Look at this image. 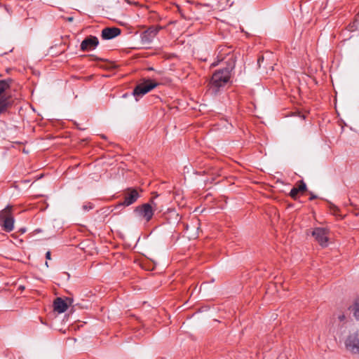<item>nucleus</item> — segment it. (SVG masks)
Here are the masks:
<instances>
[{
	"label": "nucleus",
	"instance_id": "29",
	"mask_svg": "<svg viewBox=\"0 0 359 359\" xmlns=\"http://www.w3.org/2000/svg\"><path fill=\"white\" fill-rule=\"evenodd\" d=\"M67 300L69 301V303H71L72 302V299L70 298H67Z\"/></svg>",
	"mask_w": 359,
	"mask_h": 359
},
{
	"label": "nucleus",
	"instance_id": "13",
	"mask_svg": "<svg viewBox=\"0 0 359 359\" xmlns=\"http://www.w3.org/2000/svg\"><path fill=\"white\" fill-rule=\"evenodd\" d=\"M13 79L10 78L0 81V97L3 96V94L6 92V90L11 87Z\"/></svg>",
	"mask_w": 359,
	"mask_h": 359
},
{
	"label": "nucleus",
	"instance_id": "18",
	"mask_svg": "<svg viewBox=\"0 0 359 359\" xmlns=\"http://www.w3.org/2000/svg\"><path fill=\"white\" fill-rule=\"evenodd\" d=\"M330 208L333 211L334 215H336V212L339 210L338 208L332 203L330 204Z\"/></svg>",
	"mask_w": 359,
	"mask_h": 359
},
{
	"label": "nucleus",
	"instance_id": "10",
	"mask_svg": "<svg viewBox=\"0 0 359 359\" xmlns=\"http://www.w3.org/2000/svg\"><path fill=\"white\" fill-rule=\"evenodd\" d=\"M121 33V29L115 27H108L102 30L101 37L104 40H110L118 36Z\"/></svg>",
	"mask_w": 359,
	"mask_h": 359
},
{
	"label": "nucleus",
	"instance_id": "2",
	"mask_svg": "<svg viewBox=\"0 0 359 359\" xmlns=\"http://www.w3.org/2000/svg\"><path fill=\"white\" fill-rule=\"evenodd\" d=\"M158 196L156 195L150 198L149 203H144L135 207L133 210L134 215L139 219H144L147 222H149L154 214L156 204L154 199Z\"/></svg>",
	"mask_w": 359,
	"mask_h": 359
},
{
	"label": "nucleus",
	"instance_id": "8",
	"mask_svg": "<svg viewBox=\"0 0 359 359\" xmlns=\"http://www.w3.org/2000/svg\"><path fill=\"white\" fill-rule=\"evenodd\" d=\"M312 235L321 246L325 247L327 245L328 237L326 229L321 227L316 228L313 231Z\"/></svg>",
	"mask_w": 359,
	"mask_h": 359
},
{
	"label": "nucleus",
	"instance_id": "21",
	"mask_svg": "<svg viewBox=\"0 0 359 359\" xmlns=\"http://www.w3.org/2000/svg\"><path fill=\"white\" fill-rule=\"evenodd\" d=\"M337 318L339 321H343L345 320L346 317L344 314H340L337 316Z\"/></svg>",
	"mask_w": 359,
	"mask_h": 359
},
{
	"label": "nucleus",
	"instance_id": "24",
	"mask_svg": "<svg viewBox=\"0 0 359 359\" xmlns=\"http://www.w3.org/2000/svg\"><path fill=\"white\" fill-rule=\"evenodd\" d=\"M91 208H92V206H90H90H88V205H84L83 206V209L84 210H90V209H91Z\"/></svg>",
	"mask_w": 359,
	"mask_h": 359
},
{
	"label": "nucleus",
	"instance_id": "17",
	"mask_svg": "<svg viewBox=\"0 0 359 359\" xmlns=\"http://www.w3.org/2000/svg\"><path fill=\"white\" fill-rule=\"evenodd\" d=\"M219 54H220V55H218L217 57L219 59L218 60L217 62H213L212 64V66H216L219 62L222 61L224 59H228V56H226V57H223L222 55L221 54V52H219ZM228 54L231 55L230 53H227L226 55H228Z\"/></svg>",
	"mask_w": 359,
	"mask_h": 359
},
{
	"label": "nucleus",
	"instance_id": "1",
	"mask_svg": "<svg viewBox=\"0 0 359 359\" xmlns=\"http://www.w3.org/2000/svg\"><path fill=\"white\" fill-rule=\"evenodd\" d=\"M227 56L228 59L225 62L226 67L215 71L210 82V89L215 95L217 94L229 81L231 72L235 68L236 57L234 55L229 54Z\"/></svg>",
	"mask_w": 359,
	"mask_h": 359
},
{
	"label": "nucleus",
	"instance_id": "23",
	"mask_svg": "<svg viewBox=\"0 0 359 359\" xmlns=\"http://www.w3.org/2000/svg\"><path fill=\"white\" fill-rule=\"evenodd\" d=\"M215 180V177H212L210 179H208L205 180V182H210V183H213V182Z\"/></svg>",
	"mask_w": 359,
	"mask_h": 359
},
{
	"label": "nucleus",
	"instance_id": "27",
	"mask_svg": "<svg viewBox=\"0 0 359 359\" xmlns=\"http://www.w3.org/2000/svg\"><path fill=\"white\" fill-rule=\"evenodd\" d=\"M147 70L148 71H153L154 68L153 67H149V68H147Z\"/></svg>",
	"mask_w": 359,
	"mask_h": 359
},
{
	"label": "nucleus",
	"instance_id": "9",
	"mask_svg": "<svg viewBox=\"0 0 359 359\" xmlns=\"http://www.w3.org/2000/svg\"><path fill=\"white\" fill-rule=\"evenodd\" d=\"M99 45V40L95 36L90 35L86 37L81 43V50L88 51L94 50Z\"/></svg>",
	"mask_w": 359,
	"mask_h": 359
},
{
	"label": "nucleus",
	"instance_id": "26",
	"mask_svg": "<svg viewBox=\"0 0 359 359\" xmlns=\"http://www.w3.org/2000/svg\"><path fill=\"white\" fill-rule=\"evenodd\" d=\"M73 20H74V18H73V17H69V18H67V21H69V22H72V21H73Z\"/></svg>",
	"mask_w": 359,
	"mask_h": 359
},
{
	"label": "nucleus",
	"instance_id": "25",
	"mask_svg": "<svg viewBox=\"0 0 359 359\" xmlns=\"http://www.w3.org/2000/svg\"><path fill=\"white\" fill-rule=\"evenodd\" d=\"M90 57H93L94 60H102L101 58H99V57H96V56H95L93 55H90Z\"/></svg>",
	"mask_w": 359,
	"mask_h": 359
},
{
	"label": "nucleus",
	"instance_id": "22",
	"mask_svg": "<svg viewBox=\"0 0 359 359\" xmlns=\"http://www.w3.org/2000/svg\"><path fill=\"white\" fill-rule=\"evenodd\" d=\"M46 259H48V260H50L51 259V254H50V251H48L46 253Z\"/></svg>",
	"mask_w": 359,
	"mask_h": 359
},
{
	"label": "nucleus",
	"instance_id": "30",
	"mask_svg": "<svg viewBox=\"0 0 359 359\" xmlns=\"http://www.w3.org/2000/svg\"><path fill=\"white\" fill-rule=\"evenodd\" d=\"M203 174H204V175H205V174H208V171H206V170H204V171H203Z\"/></svg>",
	"mask_w": 359,
	"mask_h": 359
},
{
	"label": "nucleus",
	"instance_id": "34",
	"mask_svg": "<svg viewBox=\"0 0 359 359\" xmlns=\"http://www.w3.org/2000/svg\"><path fill=\"white\" fill-rule=\"evenodd\" d=\"M9 71H10V69H6V72H9Z\"/></svg>",
	"mask_w": 359,
	"mask_h": 359
},
{
	"label": "nucleus",
	"instance_id": "6",
	"mask_svg": "<svg viewBox=\"0 0 359 359\" xmlns=\"http://www.w3.org/2000/svg\"><path fill=\"white\" fill-rule=\"evenodd\" d=\"M344 345L348 351L359 355V332H350L344 340Z\"/></svg>",
	"mask_w": 359,
	"mask_h": 359
},
{
	"label": "nucleus",
	"instance_id": "5",
	"mask_svg": "<svg viewBox=\"0 0 359 359\" xmlns=\"http://www.w3.org/2000/svg\"><path fill=\"white\" fill-rule=\"evenodd\" d=\"M158 83L150 79L145 80L143 83L137 84L133 91V95L135 100L138 101L143 95L155 88Z\"/></svg>",
	"mask_w": 359,
	"mask_h": 359
},
{
	"label": "nucleus",
	"instance_id": "33",
	"mask_svg": "<svg viewBox=\"0 0 359 359\" xmlns=\"http://www.w3.org/2000/svg\"><path fill=\"white\" fill-rule=\"evenodd\" d=\"M20 231H21L22 233H25V229H21Z\"/></svg>",
	"mask_w": 359,
	"mask_h": 359
},
{
	"label": "nucleus",
	"instance_id": "15",
	"mask_svg": "<svg viewBox=\"0 0 359 359\" xmlns=\"http://www.w3.org/2000/svg\"><path fill=\"white\" fill-rule=\"evenodd\" d=\"M300 193V191L297 189V187L294 186L290 191L289 196L294 200H297L298 198V194Z\"/></svg>",
	"mask_w": 359,
	"mask_h": 359
},
{
	"label": "nucleus",
	"instance_id": "14",
	"mask_svg": "<svg viewBox=\"0 0 359 359\" xmlns=\"http://www.w3.org/2000/svg\"><path fill=\"white\" fill-rule=\"evenodd\" d=\"M295 187L300 191V194H302L303 192L307 191V186L303 180L297 182Z\"/></svg>",
	"mask_w": 359,
	"mask_h": 359
},
{
	"label": "nucleus",
	"instance_id": "20",
	"mask_svg": "<svg viewBox=\"0 0 359 359\" xmlns=\"http://www.w3.org/2000/svg\"><path fill=\"white\" fill-rule=\"evenodd\" d=\"M309 194H310V198H309V200H310V201H313V200H314V199H316V198H318V196H317L316 195H315V194H314L313 193H312V192H309Z\"/></svg>",
	"mask_w": 359,
	"mask_h": 359
},
{
	"label": "nucleus",
	"instance_id": "12",
	"mask_svg": "<svg viewBox=\"0 0 359 359\" xmlns=\"http://www.w3.org/2000/svg\"><path fill=\"white\" fill-rule=\"evenodd\" d=\"M54 311L59 313H64L68 308L67 303L61 297H57L53 302Z\"/></svg>",
	"mask_w": 359,
	"mask_h": 359
},
{
	"label": "nucleus",
	"instance_id": "19",
	"mask_svg": "<svg viewBox=\"0 0 359 359\" xmlns=\"http://www.w3.org/2000/svg\"><path fill=\"white\" fill-rule=\"evenodd\" d=\"M264 60V57L263 55L259 56L258 57L257 64H258V66L259 68L261 67V62H263Z\"/></svg>",
	"mask_w": 359,
	"mask_h": 359
},
{
	"label": "nucleus",
	"instance_id": "4",
	"mask_svg": "<svg viewBox=\"0 0 359 359\" xmlns=\"http://www.w3.org/2000/svg\"><path fill=\"white\" fill-rule=\"evenodd\" d=\"M12 206L7 205L0 212V226L6 232H11L14 229V218L11 215Z\"/></svg>",
	"mask_w": 359,
	"mask_h": 359
},
{
	"label": "nucleus",
	"instance_id": "31",
	"mask_svg": "<svg viewBox=\"0 0 359 359\" xmlns=\"http://www.w3.org/2000/svg\"><path fill=\"white\" fill-rule=\"evenodd\" d=\"M45 265H46V267H48V266H48V262H46Z\"/></svg>",
	"mask_w": 359,
	"mask_h": 359
},
{
	"label": "nucleus",
	"instance_id": "3",
	"mask_svg": "<svg viewBox=\"0 0 359 359\" xmlns=\"http://www.w3.org/2000/svg\"><path fill=\"white\" fill-rule=\"evenodd\" d=\"M123 201L118 203L114 206V210L130 206L135 203L140 197L138 191L135 188H128L123 192Z\"/></svg>",
	"mask_w": 359,
	"mask_h": 359
},
{
	"label": "nucleus",
	"instance_id": "28",
	"mask_svg": "<svg viewBox=\"0 0 359 359\" xmlns=\"http://www.w3.org/2000/svg\"><path fill=\"white\" fill-rule=\"evenodd\" d=\"M34 231L39 233V232H41V229H36Z\"/></svg>",
	"mask_w": 359,
	"mask_h": 359
},
{
	"label": "nucleus",
	"instance_id": "32",
	"mask_svg": "<svg viewBox=\"0 0 359 359\" xmlns=\"http://www.w3.org/2000/svg\"><path fill=\"white\" fill-rule=\"evenodd\" d=\"M20 288L21 290H24V289H25V287H24V286H20Z\"/></svg>",
	"mask_w": 359,
	"mask_h": 359
},
{
	"label": "nucleus",
	"instance_id": "7",
	"mask_svg": "<svg viewBox=\"0 0 359 359\" xmlns=\"http://www.w3.org/2000/svg\"><path fill=\"white\" fill-rule=\"evenodd\" d=\"M162 29L161 26H151L140 34L141 42L144 45L150 44L159 31Z\"/></svg>",
	"mask_w": 359,
	"mask_h": 359
},
{
	"label": "nucleus",
	"instance_id": "16",
	"mask_svg": "<svg viewBox=\"0 0 359 359\" xmlns=\"http://www.w3.org/2000/svg\"><path fill=\"white\" fill-rule=\"evenodd\" d=\"M353 316L357 320H359V299H358L353 306Z\"/></svg>",
	"mask_w": 359,
	"mask_h": 359
},
{
	"label": "nucleus",
	"instance_id": "11",
	"mask_svg": "<svg viewBox=\"0 0 359 359\" xmlns=\"http://www.w3.org/2000/svg\"><path fill=\"white\" fill-rule=\"evenodd\" d=\"M14 104L11 95H4L0 97V114L9 111Z\"/></svg>",
	"mask_w": 359,
	"mask_h": 359
}]
</instances>
